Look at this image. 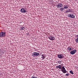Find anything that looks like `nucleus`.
Wrapping results in <instances>:
<instances>
[{
    "label": "nucleus",
    "mask_w": 78,
    "mask_h": 78,
    "mask_svg": "<svg viewBox=\"0 0 78 78\" xmlns=\"http://www.w3.org/2000/svg\"><path fill=\"white\" fill-rule=\"evenodd\" d=\"M61 71L63 73H68V72L67 71L64 66H63L62 68Z\"/></svg>",
    "instance_id": "nucleus-1"
},
{
    "label": "nucleus",
    "mask_w": 78,
    "mask_h": 78,
    "mask_svg": "<svg viewBox=\"0 0 78 78\" xmlns=\"http://www.w3.org/2000/svg\"><path fill=\"white\" fill-rule=\"evenodd\" d=\"M39 55V53L36 52H34L32 55V56H34V57L38 56Z\"/></svg>",
    "instance_id": "nucleus-2"
},
{
    "label": "nucleus",
    "mask_w": 78,
    "mask_h": 78,
    "mask_svg": "<svg viewBox=\"0 0 78 78\" xmlns=\"http://www.w3.org/2000/svg\"><path fill=\"white\" fill-rule=\"evenodd\" d=\"M5 33L2 32L0 33V37H5Z\"/></svg>",
    "instance_id": "nucleus-3"
},
{
    "label": "nucleus",
    "mask_w": 78,
    "mask_h": 78,
    "mask_svg": "<svg viewBox=\"0 0 78 78\" xmlns=\"http://www.w3.org/2000/svg\"><path fill=\"white\" fill-rule=\"evenodd\" d=\"M62 6V4L61 3H58L56 5L57 8H61Z\"/></svg>",
    "instance_id": "nucleus-4"
},
{
    "label": "nucleus",
    "mask_w": 78,
    "mask_h": 78,
    "mask_svg": "<svg viewBox=\"0 0 78 78\" xmlns=\"http://www.w3.org/2000/svg\"><path fill=\"white\" fill-rule=\"evenodd\" d=\"M73 47L71 46H69L67 48V50L68 51H71V50H73Z\"/></svg>",
    "instance_id": "nucleus-5"
},
{
    "label": "nucleus",
    "mask_w": 78,
    "mask_h": 78,
    "mask_svg": "<svg viewBox=\"0 0 78 78\" xmlns=\"http://www.w3.org/2000/svg\"><path fill=\"white\" fill-rule=\"evenodd\" d=\"M58 57L60 59H62L64 58V56L62 54H59L58 55Z\"/></svg>",
    "instance_id": "nucleus-6"
},
{
    "label": "nucleus",
    "mask_w": 78,
    "mask_h": 78,
    "mask_svg": "<svg viewBox=\"0 0 78 78\" xmlns=\"http://www.w3.org/2000/svg\"><path fill=\"white\" fill-rule=\"evenodd\" d=\"M48 38L51 41H53L55 40V37L51 36H49Z\"/></svg>",
    "instance_id": "nucleus-7"
},
{
    "label": "nucleus",
    "mask_w": 78,
    "mask_h": 78,
    "mask_svg": "<svg viewBox=\"0 0 78 78\" xmlns=\"http://www.w3.org/2000/svg\"><path fill=\"white\" fill-rule=\"evenodd\" d=\"M76 51H77L75 49L74 50H73V51H71L70 52V54H71V55H74V54L76 53Z\"/></svg>",
    "instance_id": "nucleus-8"
},
{
    "label": "nucleus",
    "mask_w": 78,
    "mask_h": 78,
    "mask_svg": "<svg viewBox=\"0 0 78 78\" xmlns=\"http://www.w3.org/2000/svg\"><path fill=\"white\" fill-rule=\"evenodd\" d=\"M20 12H23L24 13H25V12H27V10H25L24 9L22 8L21 9Z\"/></svg>",
    "instance_id": "nucleus-9"
},
{
    "label": "nucleus",
    "mask_w": 78,
    "mask_h": 78,
    "mask_svg": "<svg viewBox=\"0 0 78 78\" xmlns=\"http://www.w3.org/2000/svg\"><path fill=\"white\" fill-rule=\"evenodd\" d=\"M69 17H71V18H74L75 17V15L73 14H70L69 15Z\"/></svg>",
    "instance_id": "nucleus-10"
},
{
    "label": "nucleus",
    "mask_w": 78,
    "mask_h": 78,
    "mask_svg": "<svg viewBox=\"0 0 78 78\" xmlns=\"http://www.w3.org/2000/svg\"><path fill=\"white\" fill-rule=\"evenodd\" d=\"M75 41L78 43V35H77L75 36Z\"/></svg>",
    "instance_id": "nucleus-11"
},
{
    "label": "nucleus",
    "mask_w": 78,
    "mask_h": 78,
    "mask_svg": "<svg viewBox=\"0 0 78 78\" xmlns=\"http://www.w3.org/2000/svg\"><path fill=\"white\" fill-rule=\"evenodd\" d=\"M41 59L42 60H43L45 58V54H43L41 55Z\"/></svg>",
    "instance_id": "nucleus-12"
},
{
    "label": "nucleus",
    "mask_w": 78,
    "mask_h": 78,
    "mask_svg": "<svg viewBox=\"0 0 78 78\" xmlns=\"http://www.w3.org/2000/svg\"><path fill=\"white\" fill-rule=\"evenodd\" d=\"M56 68L57 69H62V68H61V65H59V66H56Z\"/></svg>",
    "instance_id": "nucleus-13"
},
{
    "label": "nucleus",
    "mask_w": 78,
    "mask_h": 78,
    "mask_svg": "<svg viewBox=\"0 0 78 78\" xmlns=\"http://www.w3.org/2000/svg\"><path fill=\"white\" fill-rule=\"evenodd\" d=\"M69 8V6L67 5H65L64 7V9H67Z\"/></svg>",
    "instance_id": "nucleus-14"
},
{
    "label": "nucleus",
    "mask_w": 78,
    "mask_h": 78,
    "mask_svg": "<svg viewBox=\"0 0 78 78\" xmlns=\"http://www.w3.org/2000/svg\"><path fill=\"white\" fill-rule=\"evenodd\" d=\"M71 11L70 9H68L66 12V13H67V12H70V11Z\"/></svg>",
    "instance_id": "nucleus-15"
},
{
    "label": "nucleus",
    "mask_w": 78,
    "mask_h": 78,
    "mask_svg": "<svg viewBox=\"0 0 78 78\" xmlns=\"http://www.w3.org/2000/svg\"><path fill=\"white\" fill-rule=\"evenodd\" d=\"M20 30H25V27H21L20 28Z\"/></svg>",
    "instance_id": "nucleus-16"
},
{
    "label": "nucleus",
    "mask_w": 78,
    "mask_h": 78,
    "mask_svg": "<svg viewBox=\"0 0 78 78\" xmlns=\"http://www.w3.org/2000/svg\"><path fill=\"white\" fill-rule=\"evenodd\" d=\"M69 73H71V74H72V75H73V74H74L73 72V71H69Z\"/></svg>",
    "instance_id": "nucleus-17"
},
{
    "label": "nucleus",
    "mask_w": 78,
    "mask_h": 78,
    "mask_svg": "<svg viewBox=\"0 0 78 78\" xmlns=\"http://www.w3.org/2000/svg\"><path fill=\"white\" fill-rule=\"evenodd\" d=\"M60 10L61 11H64V7L63 8H60Z\"/></svg>",
    "instance_id": "nucleus-18"
},
{
    "label": "nucleus",
    "mask_w": 78,
    "mask_h": 78,
    "mask_svg": "<svg viewBox=\"0 0 78 78\" xmlns=\"http://www.w3.org/2000/svg\"><path fill=\"white\" fill-rule=\"evenodd\" d=\"M69 75H70V74H69V73H67L65 75L66 76H69Z\"/></svg>",
    "instance_id": "nucleus-19"
},
{
    "label": "nucleus",
    "mask_w": 78,
    "mask_h": 78,
    "mask_svg": "<svg viewBox=\"0 0 78 78\" xmlns=\"http://www.w3.org/2000/svg\"><path fill=\"white\" fill-rule=\"evenodd\" d=\"M58 63H59V64H61V62H62V61H58Z\"/></svg>",
    "instance_id": "nucleus-20"
},
{
    "label": "nucleus",
    "mask_w": 78,
    "mask_h": 78,
    "mask_svg": "<svg viewBox=\"0 0 78 78\" xmlns=\"http://www.w3.org/2000/svg\"><path fill=\"white\" fill-rule=\"evenodd\" d=\"M31 78H37V77H35V76H32V77H31Z\"/></svg>",
    "instance_id": "nucleus-21"
}]
</instances>
